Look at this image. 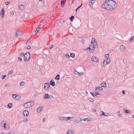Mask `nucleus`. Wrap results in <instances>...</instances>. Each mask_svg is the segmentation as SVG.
Instances as JSON below:
<instances>
[{"label": "nucleus", "mask_w": 134, "mask_h": 134, "mask_svg": "<svg viewBox=\"0 0 134 134\" xmlns=\"http://www.w3.org/2000/svg\"><path fill=\"white\" fill-rule=\"evenodd\" d=\"M10 2H6L5 3V4L6 5H8L10 3Z\"/></svg>", "instance_id": "obj_49"}, {"label": "nucleus", "mask_w": 134, "mask_h": 134, "mask_svg": "<svg viewBox=\"0 0 134 134\" xmlns=\"http://www.w3.org/2000/svg\"><path fill=\"white\" fill-rule=\"evenodd\" d=\"M94 62H97L98 61V59L96 58V57H94Z\"/></svg>", "instance_id": "obj_38"}, {"label": "nucleus", "mask_w": 134, "mask_h": 134, "mask_svg": "<svg viewBox=\"0 0 134 134\" xmlns=\"http://www.w3.org/2000/svg\"><path fill=\"white\" fill-rule=\"evenodd\" d=\"M70 57L72 58H74L75 57V54L73 53H72L70 54Z\"/></svg>", "instance_id": "obj_28"}, {"label": "nucleus", "mask_w": 134, "mask_h": 134, "mask_svg": "<svg viewBox=\"0 0 134 134\" xmlns=\"http://www.w3.org/2000/svg\"><path fill=\"white\" fill-rule=\"evenodd\" d=\"M65 56L67 58H70L69 54L68 53H66L65 55Z\"/></svg>", "instance_id": "obj_34"}, {"label": "nucleus", "mask_w": 134, "mask_h": 134, "mask_svg": "<svg viewBox=\"0 0 134 134\" xmlns=\"http://www.w3.org/2000/svg\"><path fill=\"white\" fill-rule=\"evenodd\" d=\"M24 55L25 54H24V53H21L20 54V56L21 57L23 56L24 57Z\"/></svg>", "instance_id": "obj_41"}, {"label": "nucleus", "mask_w": 134, "mask_h": 134, "mask_svg": "<svg viewBox=\"0 0 134 134\" xmlns=\"http://www.w3.org/2000/svg\"><path fill=\"white\" fill-rule=\"evenodd\" d=\"M109 55L108 54H107L105 55V57L106 58V60H107V61L109 62L110 61V59L109 58Z\"/></svg>", "instance_id": "obj_8"}, {"label": "nucleus", "mask_w": 134, "mask_h": 134, "mask_svg": "<svg viewBox=\"0 0 134 134\" xmlns=\"http://www.w3.org/2000/svg\"><path fill=\"white\" fill-rule=\"evenodd\" d=\"M8 134H15V133L13 132H10V133H9Z\"/></svg>", "instance_id": "obj_62"}, {"label": "nucleus", "mask_w": 134, "mask_h": 134, "mask_svg": "<svg viewBox=\"0 0 134 134\" xmlns=\"http://www.w3.org/2000/svg\"><path fill=\"white\" fill-rule=\"evenodd\" d=\"M101 112H102V113L101 115V116L104 115L106 116H108V115H107L105 114V113H104L103 111H101Z\"/></svg>", "instance_id": "obj_37"}, {"label": "nucleus", "mask_w": 134, "mask_h": 134, "mask_svg": "<svg viewBox=\"0 0 134 134\" xmlns=\"http://www.w3.org/2000/svg\"><path fill=\"white\" fill-rule=\"evenodd\" d=\"M82 3L76 9V12L77 10L81 7V6H82Z\"/></svg>", "instance_id": "obj_35"}, {"label": "nucleus", "mask_w": 134, "mask_h": 134, "mask_svg": "<svg viewBox=\"0 0 134 134\" xmlns=\"http://www.w3.org/2000/svg\"><path fill=\"white\" fill-rule=\"evenodd\" d=\"M46 121V119L45 118H43V122H44Z\"/></svg>", "instance_id": "obj_58"}, {"label": "nucleus", "mask_w": 134, "mask_h": 134, "mask_svg": "<svg viewBox=\"0 0 134 134\" xmlns=\"http://www.w3.org/2000/svg\"><path fill=\"white\" fill-rule=\"evenodd\" d=\"M91 119L90 118H85V121H91V120L90 119Z\"/></svg>", "instance_id": "obj_30"}, {"label": "nucleus", "mask_w": 134, "mask_h": 134, "mask_svg": "<svg viewBox=\"0 0 134 134\" xmlns=\"http://www.w3.org/2000/svg\"><path fill=\"white\" fill-rule=\"evenodd\" d=\"M59 119L61 120H65L66 118L65 117H59Z\"/></svg>", "instance_id": "obj_22"}, {"label": "nucleus", "mask_w": 134, "mask_h": 134, "mask_svg": "<svg viewBox=\"0 0 134 134\" xmlns=\"http://www.w3.org/2000/svg\"><path fill=\"white\" fill-rule=\"evenodd\" d=\"M12 96L14 99L17 100H20V97L19 95H17L16 94H13Z\"/></svg>", "instance_id": "obj_6"}, {"label": "nucleus", "mask_w": 134, "mask_h": 134, "mask_svg": "<svg viewBox=\"0 0 134 134\" xmlns=\"http://www.w3.org/2000/svg\"><path fill=\"white\" fill-rule=\"evenodd\" d=\"M88 99L91 102H93L94 101V100L93 99L90 97H89L88 98Z\"/></svg>", "instance_id": "obj_25"}, {"label": "nucleus", "mask_w": 134, "mask_h": 134, "mask_svg": "<svg viewBox=\"0 0 134 134\" xmlns=\"http://www.w3.org/2000/svg\"><path fill=\"white\" fill-rule=\"evenodd\" d=\"M85 119H81L80 118H78L77 119L75 120V122H80V121H85Z\"/></svg>", "instance_id": "obj_9"}, {"label": "nucleus", "mask_w": 134, "mask_h": 134, "mask_svg": "<svg viewBox=\"0 0 134 134\" xmlns=\"http://www.w3.org/2000/svg\"><path fill=\"white\" fill-rule=\"evenodd\" d=\"M55 79L57 80H59L60 79V75L59 74H57L55 77Z\"/></svg>", "instance_id": "obj_23"}, {"label": "nucleus", "mask_w": 134, "mask_h": 134, "mask_svg": "<svg viewBox=\"0 0 134 134\" xmlns=\"http://www.w3.org/2000/svg\"><path fill=\"white\" fill-rule=\"evenodd\" d=\"M34 101L32 100L30 102L26 103L24 104V107L26 108H29L32 106L34 104Z\"/></svg>", "instance_id": "obj_2"}, {"label": "nucleus", "mask_w": 134, "mask_h": 134, "mask_svg": "<svg viewBox=\"0 0 134 134\" xmlns=\"http://www.w3.org/2000/svg\"><path fill=\"white\" fill-rule=\"evenodd\" d=\"M96 41L95 39L92 38L91 43L92 44H94L95 42L96 43Z\"/></svg>", "instance_id": "obj_24"}, {"label": "nucleus", "mask_w": 134, "mask_h": 134, "mask_svg": "<svg viewBox=\"0 0 134 134\" xmlns=\"http://www.w3.org/2000/svg\"><path fill=\"white\" fill-rule=\"evenodd\" d=\"M41 3L42 4H43L44 3V0H41Z\"/></svg>", "instance_id": "obj_59"}, {"label": "nucleus", "mask_w": 134, "mask_h": 134, "mask_svg": "<svg viewBox=\"0 0 134 134\" xmlns=\"http://www.w3.org/2000/svg\"><path fill=\"white\" fill-rule=\"evenodd\" d=\"M117 114L118 115V116L120 117L121 116V115H120V111H118L117 113Z\"/></svg>", "instance_id": "obj_44"}, {"label": "nucleus", "mask_w": 134, "mask_h": 134, "mask_svg": "<svg viewBox=\"0 0 134 134\" xmlns=\"http://www.w3.org/2000/svg\"><path fill=\"white\" fill-rule=\"evenodd\" d=\"M40 28L39 27H37L35 31V34H37V33L38 32Z\"/></svg>", "instance_id": "obj_33"}, {"label": "nucleus", "mask_w": 134, "mask_h": 134, "mask_svg": "<svg viewBox=\"0 0 134 134\" xmlns=\"http://www.w3.org/2000/svg\"><path fill=\"white\" fill-rule=\"evenodd\" d=\"M74 73L75 74L77 75L79 73V72H77L75 70L74 71Z\"/></svg>", "instance_id": "obj_43"}, {"label": "nucleus", "mask_w": 134, "mask_h": 134, "mask_svg": "<svg viewBox=\"0 0 134 134\" xmlns=\"http://www.w3.org/2000/svg\"><path fill=\"white\" fill-rule=\"evenodd\" d=\"M4 9L2 8L1 10L0 15L2 18H3L4 16Z\"/></svg>", "instance_id": "obj_7"}, {"label": "nucleus", "mask_w": 134, "mask_h": 134, "mask_svg": "<svg viewBox=\"0 0 134 134\" xmlns=\"http://www.w3.org/2000/svg\"><path fill=\"white\" fill-rule=\"evenodd\" d=\"M101 97V94L99 93V92H97V96L96 97L98 98H100Z\"/></svg>", "instance_id": "obj_32"}, {"label": "nucleus", "mask_w": 134, "mask_h": 134, "mask_svg": "<svg viewBox=\"0 0 134 134\" xmlns=\"http://www.w3.org/2000/svg\"><path fill=\"white\" fill-rule=\"evenodd\" d=\"M82 43L83 44H84L86 42L85 40H82Z\"/></svg>", "instance_id": "obj_48"}, {"label": "nucleus", "mask_w": 134, "mask_h": 134, "mask_svg": "<svg viewBox=\"0 0 134 134\" xmlns=\"http://www.w3.org/2000/svg\"><path fill=\"white\" fill-rule=\"evenodd\" d=\"M103 90V88L102 87H98V91H99V90L101 91Z\"/></svg>", "instance_id": "obj_36"}, {"label": "nucleus", "mask_w": 134, "mask_h": 134, "mask_svg": "<svg viewBox=\"0 0 134 134\" xmlns=\"http://www.w3.org/2000/svg\"><path fill=\"white\" fill-rule=\"evenodd\" d=\"M42 109V108L41 107H39L37 108V111L38 113H40Z\"/></svg>", "instance_id": "obj_15"}, {"label": "nucleus", "mask_w": 134, "mask_h": 134, "mask_svg": "<svg viewBox=\"0 0 134 134\" xmlns=\"http://www.w3.org/2000/svg\"><path fill=\"white\" fill-rule=\"evenodd\" d=\"M116 2L113 0H106L102 5V8L107 10H111L117 7Z\"/></svg>", "instance_id": "obj_1"}, {"label": "nucleus", "mask_w": 134, "mask_h": 134, "mask_svg": "<svg viewBox=\"0 0 134 134\" xmlns=\"http://www.w3.org/2000/svg\"><path fill=\"white\" fill-rule=\"evenodd\" d=\"M49 83L50 85L52 86H54L55 85V82H54V81L53 80H51L50 82Z\"/></svg>", "instance_id": "obj_13"}, {"label": "nucleus", "mask_w": 134, "mask_h": 134, "mask_svg": "<svg viewBox=\"0 0 134 134\" xmlns=\"http://www.w3.org/2000/svg\"><path fill=\"white\" fill-rule=\"evenodd\" d=\"M28 121V120L27 119H26L24 120L23 121L24 122H26Z\"/></svg>", "instance_id": "obj_45"}, {"label": "nucleus", "mask_w": 134, "mask_h": 134, "mask_svg": "<svg viewBox=\"0 0 134 134\" xmlns=\"http://www.w3.org/2000/svg\"><path fill=\"white\" fill-rule=\"evenodd\" d=\"M134 39V36L132 37L130 39V41H131L132 40H133Z\"/></svg>", "instance_id": "obj_46"}, {"label": "nucleus", "mask_w": 134, "mask_h": 134, "mask_svg": "<svg viewBox=\"0 0 134 134\" xmlns=\"http://www.w3.org/2000/svg\"><path fill=\"white\" fill-rule=\"evenodd\" d=\"M101 85L103 87H106V83L105 82H102L101 83Z\"/></svg>", "instance_id": "obj_18"}, {"label": "nucleus", "mask_w": 134, "mask_h": 134, "mask_svg": "<svg viewBox=\"0 0 134 134\" xmlns=\"http://www.w3.org/2000/svg\"><path fill=\"white\" fill-rule=\"evenodd\" d=\"M122 94H125V91L123 90L122 91Z\"/></svg>", "instance_id": "obj_55"}, {"label": "nucleus", "mask_w": 134, "mask_h": 134, "mask_svg": "<svg viewBox=\"0 0 134 134\" xmlns=\"http://www.w3.org/2000/svg\"><path fill=\"white\" fill-rule=\"evenodd\" d=\"M12 104L11 103H8L7 105V106L8 108H12Z\"/></svg>", "instance_id": "obj_29"}, {"label": "nucleus", "mask_w": 134, "mask_h": 134, "mask_svg": "<svg viewBox=\"0 0 134 134\" xmlns=\"http://www.w3.org/2000/svg\"><path fill=\"white\" fill-rule=\"evenodd\" d=\"M98 90V87H96L95 88V90L96 91Z\"/></svg>", "instance_id": "obj_63"}, {"label": "nucleus", "mask_w": 134, "mask_h": 134, "mask_svg": "<svg viewBox=\"0 0 134 134\" xmlns=\"http://www.w3.org/2000/svg\"><path fill=\"white\" fill-rule=\"evenodd\" d=\"M72 133L71 130H68L67 132V134H72Z\"/></svg>", "instance_id": "obj_31"}, {"label": "nucleus", "mask_w": 134, "mask_h": 134, "mask_svg": "<svg viewBox=\"0 0 134 134\" xmlns=\"http://www.w3.org/2000/svg\"><path fill=\"white\" fill-rule=\"evenodd\" d=\"M24 83L25 82H20V86H22L24 85Z\"/></svg>", "instance_id": "obj_40"}, {"label": "nucleus", "mask_w": 134, "mask_h": 134, "mask_svg": "<svg viewBox=\"0 0 134 134\" xmlns=\"http://www.w3.org/2000/svg\"><path fill=\"white\" fill-rule=\"evenodd\" d=\"M23 114L24 116H28L29 114V112L28 111L25 110L23 111Z\"/></svg>", "instance_id": "obj_10"}, {"label": "nucleus", "mask_w": 134, "mask_h": 134, "mask_svg": "<svg viewBox=\"0 0 134 134\" xmlns=\"http://www.w3.org/2000/svg\"><path fill=\"white\" fill-rule=\"evenodd\" d=\"M82 74H83V73H82L81 74H80V73L79 72V73H78V74L77 75L79 76L80 75H81Z\"/></svg>", "instance_id": "obj_61"}, {"label": "nucleus", "mask_w": 134, "mask_h": 134, "mask_svg": "<svg viewBox=\"0 0 134 134\" xmlns=\"http://www.w3.org/2000/svg\"><path fill=\"white\" fill-rule=\"evenodd\" d=\"M6 123H4V125H3V127H4V128L5 130H8L9 129V128L8 127H7L6 126Z\"/></svg>", "instance_id": "obj_20"}, {"label": "nucleus", "mask_w": 134, "mask_h": 134, "mask_svg": "<svg viewBox=\"0 0 134 134\" xmlns=\"http://www.w3.org/2000/svg\"><path fill=\"white\" fill-rule=\"evenodd\" d=\"M50 85L49 83H45L44 85V88L45 90H48L49 89Z\"/></svg>", "instance_id": "obj_5"}, {"label": "nucleus", "mask_w": 134, "mask_h": 134, "mask_svg": "<svg viewBox=\"0 0 134 134\" xmlns=\"http://www.w3.org/2000/svg\"><path fill=\"white\" fill-rule=\"evenodd\" d=\"M97 92H96L95 93H94V97L95 96L96 97H97Z\"/></svg>", "instance_id": "obj_53"}, {"label": "nucleus", "mask_w": 134, "mask_h": 134, "mask_svg": "<svg viewBox=\"0 0 134 134\" xmlns=\"http://www.w3.org/2000/svg\"><path fill=\"white\" fill-rule=\"evenodd\" d=\"M106 65H105V64H103V67L105 68V67L106 66Z\"/></svg>", "instance_id": "obj_64"}, {"label": "nucleus", "mask_w": 134, "mask_h": 134, "mask_svg": "<svg viewBox=\"0 0 134 134\" xmlns=\"http://www.w3.org/2000/svg\"><path fill=\"white\" fill-rule=\"evenodd\" d=\"M126 113H130V111L127 109H124L123 110Z\"/></svg>", "instance_id": "obj_21"}, {"label": "nucleus", "mask_w": 134, "mask_h": 134, "mask_svg": "<svg viewBox=\"0 0 134 134\" xmlns=\"http://www.w3.org/2000/svg\"><path fill=\"white\" fill-rule=\"evenodd\" d=\"M91 51L92 52H93L94 51L95 48L96 47H97V43L96 42V43L94 45L91 44L90 46Z\"/></svg>", "instance_id": "obj_4"}, {"label": "nucleus", "mask_w": 134, "mask_h": 134, "mask_svg": "<svg viewBox=\"0 0 134 134\" xmlns=\"http://www.w3.org/2000/svg\"><path fill=\"white\" fill-rule=\"evenodd\" d=\"M30 58V53L29 52L26 53L24 55V59L25 62L28 61Z\"/></svg>", "instance_id": "obj_3"}, {"label": "nucleus", "mask_w": 134, "mask_h": 134, "mask_svg": "<svg viewBox=\"0 0 134 134\" xmlns=\"http://www.w3.org/2000/svg\"><path fill=\"white\" fill-rule=\"evenodd\" d=\"M18 35L20 36L23 35V34L21 32H20L19 31H17L15 33V36L16 37Z\"/></svg>", "instance_id": "obj_11"}, {"label": "nucleus", "mask_w": 134, "mask_h": 134, "mask_svg": "<svg viewBox=\"0 0 134 134\" xmlns=\"http://www.w3.org/2000/svg\"><path fill=\"white\" fill-rule=\"evenodd\" d=\"M18 60L19 61H21L22 60V59H21V58L20 57H19L18 58Z\"/></svg>", "instance_id": "obj_50"}, {"label": "nucleus", "mask_w": 134, "mask_h": 134, "mask_svg": "<svg viewBox=\"0 0 134 134\" xmlns=\"http://www.w3.org/2000/svg\"><path fill=\"white\" fill-rule=\"evenodd\" d=\"M6 75H2L1 76V78L2 79H4L5 77H6Z\"/></svg>", "instance_id": "obj_42"}, {"label": "nucleus", "mask_w": 134, "mask_h": 134, "mask_svg": "<svg viewBox=\"0 0 134 134\" xmlns=\"http://www.w3.org/2000/svg\"><path fill=\"white\" fill-rule=\"evenodd\" d=\"M88 49L89 50V51H90V46L87 48L86 49V50H87Z\"/></svg>", "instance_id": "obj_57"}, {"label": "nucleus", "mask_w": 134, "mask_h": 134, "mask_svg": "<svg viewBox=\"0 0 134 134\" xmlns=\"http://www.w3.org/2000/svg\"><path fill=\"white\" fill-rule=\"evenodd\" d=\"M92 110L93 112H95L96 111V110L94 109H92Z\"/></svg>", "instance_id": "obj_51"}, {"label": "nucleus", "mask_w": 134, "mask_h": 134, "mask_svg": "<svg viewBox=\"0 0 134 134\" xmlns=\"http://www.w3.org/2000/svg\"><path fill=\"white\" fill-rule=\"evenodd\" d=\"M50 96L48 94L46 93L44 94L43 98L44 99H47L49 98Z\"/></svg>", "instance_id": "obj_14"}, {"label": "nucleus", "mask_w": 134, "mask_h": 134, "mask_svg": "<svg viewBox=\"0 0 134 134\" xmlns=\"http://www.w3.org/2000/svg\"><path fill=\"white\" fill-rule=\"evenodd\" d=\"M53 47V45H51L49 47V48L50 49H51Z\"/></svg>", "instance_id": "obj_47"}, {"label": "nucleus", "mask_w": 134, "mask_h": 134, "mask_svg": "<svg viewBox=\"0 0 134 134\" xmlns=\"http://www.w3.org/2000/svg\"><path fill=\"white\" fill-rule=\"evenodd\" d=\"M91 60L92 61H94V57H92V58L91 59Z\"/></svg>", "instance_id": "obj_60"}, {"label": "nucleus", "mask_w": 134, "mask_h": 134, "mask_svg": "<svg viewBox=\"0 0 134 134\" xmlns=\"http://www.w3.org/2000/svg\"><path fill=\"white\" fill-rule=\"evenodd\" d=\"M71 117H65V118H66V120H70Z\"/></svg>", "instance_id": "obj_39"}, {"label": "nucleus", "mask_w": 134, "mask_h": 134, "mask_svg": "<svg viewBox=\"0 0 134 134\" xmlns=\"http://www.w3.org/2000/svg\"><path fill=\"white\" fill-rule=\"evenodd\" d=\"M13 70H11L9 72V74H12V73H13Z\"/></svg>", "instance_id": "obj_54"}, {"label": "nucleus", "mask_w": 134, "mask_h": 134, "mask_svg": "<svg viewBox=\"0 0 134 134\" xmlns=\"http://www.w3.org/2000/svg\"><path fill=\"white\" fill-rule=\"evenodd\" d=\"M74 16L72 15L70 18V19L71 21H73V19L74 18Z\"/></svg>", "instance_id": "obj_27"}, {"label": "nucleus", "mask_w": 134, "mask_h": 134, "mask_svg": "<svg viewBox=\"0 0 134 134\" xmlns=\"http://www.w3.org/2000/svg\"><path fill=\"white\" fill-rule=\"evenodd\" d=\"M31 42V40H28V41L26 43L27 44H29L30 42Z\"/></svg>", "instance_id": "obj_56"}, {"label": "nucleus", "mask_w": 134, "mask_h": 134, "mask_svg": "<svg viewBox=\"0 0 134 134\" xmlns=\"http://www.w3.org/2000/svg\"><path fill=\"white\" fill-rule=\"evenodd\" d=\"M19 7L21 10H22L23 9L24 5H20L19 6Z\"/></svg>", "instance_id": "obj_26"}, {"label": "nucleus", "mask_w": 134, "mask_h": 134, "mask_svg": "<svg viewBox=\"0 0 134 134\" xmlns=\"http://www.w3.org/2000/svg\"><path fill=\"white\" fill-rule=\"evenodd\" d=\"M66 0H62L61 1V6L62 7H63L65 5Z\"/></svg>", "instance_id": "obj_12"}, {"label": "nucleus", "mask_w": 134, "mask_h": 134, "mask_svg": "<svg viewBox=\"0 0 134 134\" xmlns=\"http://www.w3.org/2000/svg\"><path fill=\"white\" fill-rule=\"evenodd\" d=\"M31 48V46H28L27 47V49H29Z\"/></svg>", "instance_id": "obj_52"}, {"label": "nucleus", "mask_w": 134, "mask_h": 134, "mask_svg": "<svg viewBox=\"0 0 134 134\" xmlns=\"http://www.w3.org/2000/svg\"><path fill=\"white\" fill-rule=\"evenodd\" d=\"M110 61L109 62L108 61H107V60L105 59V60H104L103 62V64L107 65L110 63Z\"/></svg>", "instance_id": "obj_17"}, {"label": "nucleus", "mask_w": 134, "mask_h": 134, "mask_svg": "<svg viewBox=\"0 0 134 134\" xmlns=\"http://www.w3.org/2000/svg\"><path fill=\"white\" fill-rule=\"evenodd\" d=\"M124 46L122 45H121L120 46V49L121 51H122L124 50L125 49Z\"/></svg>", "instance_id": "obj_19"}, {"label": "nucleus", "mask_w": 134, "mask_h": 134, "mask_svg": "<svg viewBox=\"0 0 134 134\" xmlns=\"http://www.w3.org/2000/svg\"><path fill=\"white\" fill-rule=\"evenodd\" d=\"M95 2V0H91V1L89 2V4L91 6L92 5V6Z\"/></svg>", "instance_id": "obj_16"}]
</instances>
